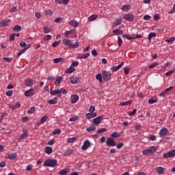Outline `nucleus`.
Instances as JSON below:
<instances>
[{"label": "nucleus", "mask_w": 175, "mask_h": 175, "mask_svg": "<svg viewBox=\"0 0 175 175\" xmlns=\"http://www.w3.org/2000/svg\"><path fill=\"white\" fill-rule=\"evenodd\" d=\"M57 160L54 159H46L44 162V166L48 167H55L57 166Z\"/></svg>", "instance_id": "1"}, {"label": "nucleus", "mask_w": 175, "mask_h": 175, "mask_svg": "<svg viewBox=\"0 0 175 175\" xmlns=\"http://www.w3.org/2000/svg\"><path fill=\"white\" fill-rule=\"evenodd\" d=\"M157 146H152L148 149H145L142 151L143 155H152L154 152H157Z\"/></svg>", "instance_id": "2"}, {"label": "nucleus", "mask_w": 175, "mask_h": 175, "mask_svg": "<svg viewBox=\"0 0 175 175\" xmlns=\"http://www.w3.org/2000/svg\"><path fill=\"white\" fill-rule=\"evenodd\" d=\"M103 79L105 81H110V79H111V72L103 70Z\"/></svg>", "instance_id": "3"}, {"label": "nucleus", "mask_w": 175, "mask_h": 175, "mask_svg": "<svg viewBox=\"0 0 175 175\" xmlns=\"http://www.w3.org/2000/svg\"><path fill=\"white\" fill-rule=\"evenodd\" d=\"M106 144L109 147H116V146H117L116 141L112 137H108L107 139Z\"/></svg>", "instance_id": "4"}, {"label": "nucleus", "mask_w": 175, "mask_h": 175, "mask_svg": "<svg viewBox=\"0 0 175 175\" xmlns=\"http://www.w3.org/2000/svg\"><path fill=\"white\" fill-rule=\"evenodd\" d=\"M124 20L126 21H133L135 20V15L133 14H126L123 16Z\"/></svg>", "instance_id": "5"}, {"label": "nucleus", "mask_w": 175, "mask_h": 175, "mask_svg": "<svg viewBox=\"0 0 175 175\" xmlns=\"http://www.w3.org/2000/svg\"><path fill=\"white\" fill-rule=\"evenodd\" d=\"M25 137H28V130L23 129V134L18 138V141L20 142V140H24Z\"/></svg>", "instance_id": "6"}, {"label": "nucleus", "mask_w": 175, "mask_h": 175, "mask_svg": "<svg viewBox=\"0 0 175 175\" xmlns=\"http://www.w3.org/2000/svg\"><path fill=\"white\" fill-rule=\"evenodd\" d=\"M79 46V42H75L74 40L70 41V43L68 44V47H70V49H77Z\"/></svg>", "instance_id": "7"}, {"label": "nucleus", "mask_w": 175, "mask_h": 175, "mask_svg": "<svg viewBox=\"0 0 175 175\" xmlns=\"http://www.w3.org/2000/svg\"><path fill=\"white\" fill-rule=\"evenodd\" d=\"M102 118H103V116H98L96 118L93 119L92 122L94 125H99L100 122H102Z\"/></svg>", "instance_id": "8"}, {"label": "nucleus", "mask_w": 175, "mask_h": 175, "mask_svg": "<svg viewBox=\"0 0 175 175\" xmlns=\"http://www.w3.org/2000/svg\"><path fill=\"white\" fill-rule=\"evenodd\" d=\"M90 144H91V142H90V140L88 139L85 140L83 142V146H81V150H83V151H85V150H87V148L90 147Z\"/></svg>", "instance_id": "9"}, {"label": "nucleus", "mask_w": 175, "mask_h": 175, "mask_svg": "<svg viewBox=\"0 0 175 175\" xmlns=\"http://www.w3.org/2000/svg\"><path fill=\"white\" fill-rule=\"evenodd\" d=\"M70 83H71V84H79V83H80V79L76 77H70Z\"/></svg>", "instance_id": "10"}, {"label": "nucleus", "mask_w": 175, "mask_h": 175, "mask_svg": "<svg viewBox=\"0 0 175 175\" xmlns=\"http://www.w3.org/2000/svg\"><path fill=\"white\" fill-rule=\"evenodd\" d=\"M78 100H79V95L77 94L71 95V103L75 105V103H77Z\"/></svg>", "instance_id": "11"}, {"label": "nucleus", "mask_w": 175, "mask_h": 175, "mask_svg": "<svg viewBox=\"0 0 175 175\" xmlns=\"http://www.w3.org/2000/svg\"><path fill=\"white\" fill-rule=\"evenodd\" d=\"M34 92H33V89H29V90H27L26 92H25L24 95L25 96H33L34 95Z\"/></svg>", "instance_id": "12"}, {"label": "nucleus", "mask_w": 175, "mask_h": 175, "mask_svg": "<svg viewBox=\"0 0 175 175\" xmlns=\"http://www.w3.org/2000/svg\"><path fill=\"white\" fill-rule=\"evenodd\" d=\"M169 133V130L166 128H163L159 131V135L161 137L165 136V135H167Z\"/></svg>", "instance_id": "13"}, {"label": "nucleus", "mask_w": 175, "mask_h": 175, "mask_svg": "<svg viewBox=\"0 0 175 175\" xmlns=\"http://www.w3.org/2000/svg\"><path fill=\"white\" fill-rule=\"evenodd\" d=\"M55 3H57V5H68L69 3V0H55Z\"/></svg>", "instance_id": "14"}, {"label": "nucleus", "mask_w": 175, "mask_h": 175, "mask_svg": "<svg viewBox=\"0 0 175 175\" xmlns=\"http://www.w3.org/2000/svg\"><path fill=\"white\" fill-rule=\"evenodd\" d=\"M25 84L27 87H32L33 85V80L27 79L25 81Z\"/></svg>", "instance_id": "15"}, {"label": "nucleus", "mask_w": 175, "mask_h": 175, "mask_svg": "<svg viewBox=\"0 0 175 175\" xmlns=\"http://www.w3.org/2000/svg\"><path fill=\"white\" fill-rule=\"evenodd\" d=\"M85 117L88 118V120L94 118V117H96V113H94V112L88 113H86Z\"/></svg>", "instance_id": "16"}, {"label": "nucleus", "mask_w": 175, "mask_h": 175, "mask_svg": "<svg viewBox=\"0 0 175 175\" xmlns=\"http://www.w3.org/2000/svg\"><path fill=\"white\" fill-rule=\"evenodd\" d=\"M156 172L158 174H163L165 168L163 167H156Z\"/></svg>", "instance_id": "17"}, {"label": "nucleus", "mask_w": 175, "mask_h": 175, "mask_svg": "<svg viewBox=\"0 0 175 175\" xmlns=\"http://www.w3.org/2000/svg\"><path fill=\"white\" fill-rule=\"evenodd\" d=\"M8 158V159H10V161H14V159L17 158V153L14 152L12 154H9Z\"/></svg>", "instance_id": "18"}, {"label": "nucleus", "mask_w": 175, "mask_h": 175, "mask_svg": "<svg viewBox=\"0 0 175 175\" xmlns=\"http://www.w3.org/2000/svg\"><path fill=\"white\" fill-rule=\"evenodd\" d=\"M9 23H10V20L3 21L0 23V27H8L9 25Z\"/></svg>", "instance_id": "19"}, {"label": "nucleus", "mask_w": 175, "mask_h": 175, "mask_svg": "<svg viewBox=\"0 0 175 175\" xmlns=\"http://www.w3.org/2000/svg\"><path fill=\"white\" fill-rule=\"evenodd\" d=\"M88 57H90V53H87L84 55L79 54L77 56V58H79V59H83V58L84 59L88 58Z\"/></svg>", "instance_id": "20"}, {"label": "nucleus", "mask_w": 175, "mask_h": 175, "mask_svg": "<svg viewBox=\"0 0 175 175\" xmlns=\"http://www.w3.org/2000/svg\"><path fill=\"white\" fill-rule=\"evenodd\" d=\"M44 152H46V154H53V148L50 147V146H46L44 148Z\"/></svg>", "instance_id": "21"}, {"label": "nucleus", "mask_w": 175, "mask_h": 175, "mask_svg": "<svg viewBox=\"0 0 175 175\" xmlns=\"http://www.w3.org/2000/svg\"><path fill=\"white\" fill-rule=\"evenodd\" d=\"M122 10L123 12H129V10H131V5H123L122 6Z\"/></svg>", "instance_id": "22"}, {"label": "nucleus", "mask_w": 175, "mask_h": 175, "mask_svg": "<svg viewBox=\"0 0 175 175\" xmlns=\"http://www.w3.org/2000/svg\"><path fill=\"white\" fill-rule=\"evenodd\" d=\"M69 25H71V27H74L75 28L79 27V23L76 21H70L69 22Z\"/></svg>", "instance_id": "23"}, {"label": "nucleus", "mask_w": 175, "mask_h": 175, "mask_svg": "<svg viewBox=\"0 0 175 175\" xmlns=\"http://www.w3.org/2000/svg\"><path fill=\"white\" fill-rule=\"evenodd\" d=\"M73 154V150L72 149H68L64 152L65 157H70Z\"/></svg>", "instance_id": "24"}, {"label": "nucleus", "mask_w": 175, "mask_h": 175, "mask_svg": "<svg viewBox=\"0 0 175 175\" xmlns=\"http://www.w3.org/2000/svg\"><path fill=\"white\" fill-rule=\"evenodd\" d=\"M68 172H69V170H68V168H66V169H63V170H60L58 172V174L59 175H67Z\"/></svg>", "instance_id": "25"}, {"label": "nucleus", "mask_w": 175, "mask_h": 175, "mask_svg": "<svg viewBox=\"0 0 175 175\" xmlns=\"http://www.w3.org/2000/svg\"><path fill=\"white\" fill-rule=\"evenodd\" d=\"M157 37V33H150L148 37V41L151 42V40L152 39V38H156Z\"/></svg>", "instance_id": "26"}, {"label": "nucleus", "mask_w": 175, "mask_h": 175, "mask_svg": "<svg viewBox=\"0 0 175 175\" xmlns=\"http://www.w3.org/2000/svg\"><path fill=\"white\" fill-rule=\"evenodd\" d=\"M49 118V116H44L40 118V123L39 124H44L47 121V119Z\"/></svg>", "instance_id": "27"}, {"label": "nucleus", "mask_w": 175, "mask_h": 175, "mask_svg": "<svg viewBox=\"0 0 175 175\" xmlns=\"http://www.w3.org/2000/svg\"><path fill=\"white\" fill-rule=\"evenodd\" d=\"M157 102H158V100H155V97H152L148 100L150 105H154V103H157Z\"/></svg>", "instance_id": "28"}, {"label": "nucleus", "mask_w": 175, "mask_h": 175, "mask_svg": "<svg viewBox=\"0 0 175 175\" xmlns=\"http://www.w3.org/2000/svg\"><path fill=\"white\" fill-rule=\"evenodd\" d=\"M54 64H58L59 62H64V58L62 57H59V58H55L53 59Z\"/></svg>", "instance_id": "29"}, {"label": "nucleus", "mask_w": 175, "mask_h": 175, "mask_svg": "<svg viewBox=\"0 0 175 175\" xmlns=\"http://www.w3.org/2000/svg\"><path fill=\"white\" fill-rule=\"evenodd\" d=\"M113 33H116V35H122L123 31L120 29H116L113 31Z\"/></svg>", "instance_id": "30"}, {"label": "nucleus", "mask_w": 175, "mask_h": 175, "mask_svg": "<svg viewBox=\"0 0 175 175\" xmlns=\"http://www.w3.org/2000/svg\"><path fill=\"white\" fill-rule=\"evenodd\" d=\"M113 24L114 25H121L122 24V19H116Z\"/></svg>", "instance_id": "31"}, {"label": "nucleus", "mask_w": 175, "mask_h": 175, "mask_svg": "<svg viewBox=\"0 0 175 175\" xmlns=\"http://www.w3.org/2000/svg\"><path fill=\"white\" fill-rule=\"evenodd\" d=\"M28 49H29V46L27 48H25L19 51V52L18 53V57H20V55H22V54H24V53H25L26 50H28Z\"/></svg>", "instance_id": "32"}, {"label": "nucleus", "mask_w": 175, "mask_h": 175, "mask_svg": "<svg viewBox=\"0 0 175 175\" xmlns=\"http://www.w3.org/2000/svg\"><path fill=\"white\" fill-rule=\"evenodd\" d=\"M96 18H98V15L93 14L88 18V21H94V20H96Z\"/></svg>", "instance_id": "33"}, {"label": "nucleus", "mask_w": 175, "mask_h": 175, "mask_svg": "<svg viewBox=\"0 0 175 175\" xmlns=\"http://www.w3.org/2000/svg\"><path fill=\"white\" fill-rule=\"evenodd\" d=\"M96 80H98L99 83H103V79H102V74H98L96 76Z\"/></svg>", "instance_id": "34"}, {"label": "nucleus", "mask_w": 175, "mask_h": 175, "mask_svg": "<svg viewBox=\"0 0 175 175\" xmlns=\"http://www.w3.org/2000/svg\"><path fill=\"white\" fill-rule=\"evenodd\" d=\"M75 70H76V69H75V68H73L72 66H70L66 70V73H73Z\"/></svg>", "instance_id": "35"}, {"label": "nucleus", "mask_w": 175, "mask_h": 175, "mask_svg": "<svg viewBox=\"0 0 175 175\" xmlns=\"http://www.w3.org/2000/svg\"><path fill=\"white\" fill-rule=\"evenodd\" d=\"M13 31H14L15 32H20V31H21V26L15 25L13 28Z\"/></svg>", "instance_id": "36"}, {"label": "nucleus", "mask_w": 175, "mask_h": 175, "mask_svg": "<svg viewBox=\"0 0 175 175\" xmlns=\"http://www.w3.org/2000/svg\"><path fill=\"white\" fill-rule=\"evenodd\" d=\"M174 72H175V68L172 69L165 73V76H167V77L172 76L173 73H174Z\"/></svg>", "instance_id": "37"}, {"label": "nucleus", "mask_w": 175, "mask_h": 175, "mask_svg": "<svg viewBox=\"0 0 175 175\" xmlns=\"http://www.w3.org/2000/svg\"><path fill=\"white\" fill-rule=\"evenodd\" d=\"M147 139L151 140L152 142H155V140H157V136H155L154 135H151L148 137Z\"/></svg>", "instance_id": "38"}, {"label": "nucleus", "mask_w": 175, "mask_h": 175, "mask_svg": "<svg viewBox=\"0 0 175 175\" xmlns=\"http://www.w3.org/2000/svg\"><path fill=\"white\" fill-rule=\"evenodd\" d=\"M62 80V77H58L56 80L55 81V85H58L59 83H61V81Z\"/></svg>", "instance_id": "39"}, {"label": "nucleus", "mask_w": 175, "mask_h": 175, "mask_svg": "<svg viewBox=\"0 0 175 175\" xmlns=\"http://www.w3.org/2000/svg\"><path fill=\"white\" fill-rule=\"evenodd\" d=\"M59 134H61V129H55L52 132V135H59Z\"/></svg>", "instance_id": "40"}, {"label": "nucleus", "mask_w": 175, "mask_h": 175, "mask_svg": "<svg viewBox=\"0 0 175 175\" xmlns=\"http://www.w3.org/2000/svg\"><path fill=\"white\" fill-rule=\"evenodd\" d=\"M95 129H96V127H95V126L92 125L90 126V127L86 129L87 132H91L92 131H95Z\"/></svg>", "instance_id": "41"}, {"label": "nucleus", "mask_w": 175, "mask_h": 175, "mask_svg": "<svg viewBox=\"0 0 175 175\" xmlns=\"http://www.w3.org/2000/svg\"><path fill=\"white\" fill-rule=\"evenodd\" d=\"M111 137H120V133L117 132V131H114L113 133H112L111 134Z\"/></svg>", "instance_id": "42"}, {"label": "nucleus", "mask_w": 175, "mask_h": 175, "mask_svg": "<svg viewBox=\"0 0 175 175\" xmlns=\"http://www.w3.org/2000/svg\"><path fill=\"white\" fill-rule=\"evenodd\" d=\"M137 111V109H133V111H129L128 114L130 117H131L132 116H135L136 114V112Z\"/></svg>", "instance_id": "43"}, {"label": "nucleus", "mask_w": 175, "mask_h": 175, "mask_svg": "<svg viewBox=\"0 0 175 175\" xmlns=\"http://www.w3.org/2000/svg\"><path fill=\"white\" fill-rule=\"evenodd\" d=\"M59 93V90H51L50 91L51 95H55V94L57 95Z\"/></svg>", "instance_id": "44"}, {"label": "nucleus", "mask_w": 175, "mask_h": 175, "mask_svg": "<svg viewBox=\"0 0 175 175\" xmlns=\"http://www.w3.org/2000/svg\"><path fill=\"white\" fill-rule=\"evenodd\" d=\"M76 141V137H70L67 139L68 143H74Z\"/></svg>", "instance_id": "45"}, {"label": "nucleus", "mask_w": 175, "mask_h": 175, "mask_svg": "<svg viewBox=\"0 0 175 175\" xmlns=\"http://www.w3.org/2000/svg\"><path fill=\"white\" fill-rule=\"evenodd\" d=\"M123 38H126V39H128V40H132L135 39V37H131V36H129L128 34L123 35Z\"/></svg>", "instance_id": "46"}, {"label": "nucleus", "mask_w": 175, "mask_h": 175, "mask_svg": "<svg viewBox=\"0 0 175 175\" xmlns=\"http://www.w3.org/2000/svg\"><path fill=\"white\" fill-rule=\"evenodd\" d=\"M36 108L35 107H31L29 110L27 111L28 114H33V113H35Z\"/></svg>", "instance_id": "47"}, {"label": "nucleus", "mask_w": 175, "mask_h": 175, "mask_svg": "<svg viewBox=\"0 0 175 175\" xmlns=\"http://www.w3.org/2000/svg\"><path fill=\"white\" fill-rule=\"evenodd\" d=\"M174 41H175V37L170 38L165 40V42L167 43H172V42H174Z\"/></svg>", "instance_id": "48"}, {"label": "nucleus", "mask_w": 175, "mask_h": 175, "mask_svg": "<svg viewBox=\"0 0 175 175\" xmlns=\"http://www.w3.org/2000/svg\"><path fill=\"white\" fill-rule=\"evenodd\" d=\"M128 105H132V101L131 100H129L124 103H122V104H120L121 106H128Z\"/></svg>", "instance_id": "49"}, {"label": "nucleus", "mask_w": 175, "mask_h": 175, "mask_svg": "<svg viewBox=\"0 0 175 175\" xmlns=\"http://www.w3.org/2000/svg\"><path fill=\"white\" fill-rule=\"evenodd\" d=\"M62 43L66 45H68V44L69 45V43H70V40H69L68 39L64 38L62 40Z\"/></svg>", "instance_id": "50"}, {"label": "nucleus", "mask_w": 175, "mask_h": 175, "mask_svg": "<svg viewBox=\"0 0 175 175\" xmlns=\"http://www.w3.org/2000/svg\"><path fill=\"white\" fill-rule=\"evenodd\" d=\"M72 33H73V30L67 31L65 33V37L69 38V35H72Z\"/></svg>", "instance_id": "51"}, {"label": "nucleus", "mask_w": 175, "mask_h": 175, "mask_svg": "<svg viewBox=\"0 0 175 175\" xmlns=\"http://www.w3.org/2000/svg\"><path fill=\"white\" fill-rule=\"evenodd\" d=\"M118 46L121 47L122 46V39H121V37H118Z\"/></svg>", "instance_id": "52"}, {"label": "nucleus", "mask_w": 175, "mask_h": 175, "mask_svg": "<svg viewBox=\"0 0 175 175\" xmlns=\"http://www.w3.org/2000/svg\"><path fill=\"white\" fill-rule=\"evenodd\" d=\"M107 131V129H106V128H103L101 129H99L97 131V133H105V132H106Z\"/></svg>", "instance_id": "53"}, {"label": "nucleus", "mask_w": 175, "mask_h": 175, "mask_svg": "<svg viewBox=\"0 0 175 175\" xmlns=\"http://www.w3.org/2000/svg\"><path fill=\"white\" fill-rule=\"evenodd\" d=\"M48 103H49V105H57V101L51 99V100H48Z\"/></svg>", "instance_id": "54"}, {"label": "nucleus", "mask_w": 175, "mask_h": 175, "mask_svg": "<svg viewBox=\"0 0 175 175\" xmlns=\"http://www.w3.org/2000/svg\"><path fill=\"white\" fill-rule=\"evenodd\" d=\"M163 157V158H172V155L170 154V152L165 153Z\"/></svg>", "instance_id": "55"}, {"label": "nucleus", "mask_w": 175, "mask_h": 175, "mask_svg": "<svg viewBox=\"0 0 175 175\" xmlns=\"http://www.w3.org/2000/svg\"><path fill=\"white\" fill-rule=\"evenodd\" d=\"M16 37V33H13L10 36V40L13 42L14 40V38Z\"/></svg>", "instance_id": "56"}, {"label": "nucleus", "mask_w": 175, "mask_h": 175, "mask_svg": "<svg viewBox=\"0 0 175 175\" xmlns=\"http://www.w3.org/2000/svg\"><path fill=\"white\" fill-rule=\"evenodd\" d=\"M54 143H55V139H52L48 142L47 144H48V146H53V144H54Z\"/></svg>", "instance_id": "57"}, {"label": "nucleus", "mask_w": 175, "mask_h": 175, "mask_svg": "<svg viewBox=\"0 0 175 175\" xmlns=\"http://www.w3.org/2000/svg\"><path fill=\"white\" fill-rule=\"evenodd\" d=\"M5 62H12V59H13V58L12 57H3V59Z\"/></svg>", "instance_id": "58"}, {"label": "nucleus", "mask_w": 175, "mask_h": 175, "mask_svg": "<svg viewBox=\"0 0 175 175\" xmlns=\"http://www.w3.org/2000/svg\"><path fill=\"white\" fill-rule=\"evenodd\" d=\"M124 147V143L121 142L117 144L116 148L120 150V148H122Z\"/></svg>", "instance_id": "59"}, {"label": "nucleus", "mask_w": 175, "mask_h": 175, "mask_svg": "<svg viewBox=\"0 0 175 175\" xmlns=\"http://www.w3.org/2000/svg\"><path fill=\"white\" fill-rule=\"evenodd\" d=\"M44 32L45 33H49L51 32V29L49 27H44Z\"/></svg>", "instance_id": "60"}, {"label": "nucleus", "mask_w": 175, "mask_h": 175, "mask_svg": "<svg viewBox=\"0 0 175 175\" xmlns=\"http://www.w3.org/2000/svg\"><path fill=\"white\" fill-rule=\"evenodd\" d=\"M61 43V41H55L52 44L53 47H57Z\"/></svg>", "instance_id": "61"}, {"label": "nucleus", "mask_w": 175, "mask_h": 175, "mask_svg": "<svg viewBox=\"0 0 175 175\" xmlns=\"http://www.w3.org/2000/svg\"><path fill=\"white\" fill-rule=\"evenodd\" d=\"M28 121H29L28 116H25L22 118V122H28Z\"/></svg>", "instance_id": "62"}, {"label": "nucleus", "mask_w": 175, "mask_h": 175, "mask_svg": "<svg viewBox=\"0 0 175 175\" xmlns=\"http://www.w3.org/2000/svg\"><path fill=\"white\" fill-rule=\"evenodd\" d=\"M131 68H123V70L125 75H129V70Z\"/></svg>", "instance_id": "63"}, {"label": "nucleus", "mask_w": 175, "mask_h": 175, "mask_svg": "<svg viewBox=\"0 0 175 175\" xmlns=\"http://www.w3.org/2000/svg\"><path fill=\"white\" fill-rule=\"evenodd\" d=\"M79 120V116H75V117H72L69 119V121L72 122V121H77Z\"/></svg>", "instance_id": "64"}]
</instances>
